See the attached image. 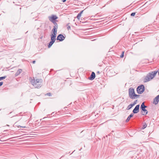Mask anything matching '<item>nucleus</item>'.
I'll return each instance as SVG.
<instances>
[{
    "mask_svg": "<svg viewBox=\"0 0 159 159\" xmlns=\"http://www.w3.org/2000/svg\"><path fill=\"white\" fill-rule=\"evenodd\" d=\"M158 75H159V72H158Z\"/></svg>",
    "mask_w": 159,
    "mask_h": 159,
    "instance_id": "nucleus-30",
    "label": "nucleus"
},
{
    "mask_svg": "<svg viewBox=\"0 0 159 159\" xmlns=\"http://www.w3.org/2000/svg\"><path fill=\"white\" fill-rule=\"evenodd\" d=\"M159 102V94L154 98L153 103L155 105L158 104Z\"/></svg>",
    "mask_w": 159,
    "mask_h": 159,
    "instance_id": "nucleus-8",
    "label": "nucleus"
},
{
    "mask_svg": "<svg viewBox=\"0 0 159 159\" xmlns=\"http://www.w3.org/2000/svg\"><path fill=\"white\" fill-rule=\"evenodd\" d=\"M136 103L135 102H134V103H133L132 104H131L129 105L128 107V109L129 110L130 108H131L134 105H135L136 104Z\"/></svg>",
    "mask_w": 159,
    "mask_h": 159,
    "instance_id": "nucleus-14",
    "label": "nucleus"
},
{
    "mask_svg": "<svg viewBox=\"0 0 159 159\" xmlns=\"http://www.w3.org/2000/svg\"><path fill=\"white\" fill-rule=\"evenodd\" d=\"M35 62V61H33L32 62L34 64Z\"/></svg>",
    "mask_w": 159,
    "mask_h": 159,
    "instance_id": "nucleus-26",
    "label": "nucleus"
},
{
    "mask_svg": "<svg viewBox=\"0 0 159 159\" xmlns=\"http://www.w3.org/2000/svg\"><path fill=\"white\" fill-rule=\"evenodd\" d=\"M135 12L132 13L131 14V16H134L135 15Z\"/></svg>",
    "mask_w": 159,
    "mask_h": 159,
    "instance_id": "nucleus-24",
    "label": "nucleus"
},
{
    "mask_svg": "<svg viewBox=\"0 0 159 159\" xmlns=\"http://www.w3.org/2000/svg\"><path fill=\"white\" fill-rule=\"evenodd\" d=\"M141 109H143V108H146V106H145L144 102H143L141 106Z\"/></svg>",
    "mask_w": 159,
    "mask_h": 159,
    "instance_id": "nucleus-19",
    "label": "nucleus"
},
{
    "mask_svg": "<svg viewBox=\"0 0 159 159\" xmlns=\"http://www.w3.org/2000/svg\"><path fill=\"white\" fill-rule=\"evenodd\" d=\"M6 77H7L6 76H4L0 77V81L4 79H5L6 78Z\"/></svg>",
    "mask_w": 159,
    "mask_h": 159,
    "instance_id": "nucleus-20",
    "label": "nucleus"
},
{
    "mask_svg": "<svg viewBox=\"0 0 159 159\" xmlns=\"http://www.w3.org/2000/svg\"><path fill=\"white\" fill-rule=\"evenodd\" d=\"M57 28L58 26H53V29L52 30L51 34V36H56L57 32Z\"/></svg>",
    "mask_w": 159,
    "mask_h": 159,
    "instance_id": "nucleus-7",
    "label": "nucleus"
},
{
    "mask_svg": "<svg viewBox=\"0 0 159 159\" xmlns=\"http://www.w3.org/2000/svg\"><path fill=\"white\" fill-rule=\"evenodd\" d=\"M54 42L52 41H51L50 43H49L48 45V47L49 48H50L51 46L52 45V44L54 43Z\"/></svg>",
    "mask_w": 159,
    "mask_h": 159,
    "instance_id": "nucleus-18",
    "label": "nucleus"
},
{
    "mask_svg": "<svg viewBox=\"0 0 159 159\" xmlns=\"http://www.w3.org/2000/svg\"><path fill=\"white\" fill-rule=\"evenodd\" d=\"M67 28L68 30H70V26L68 24L67 25Z\"/></svg>",
    "mask_w": 159,
    "mask_h": 159,
    "instance_id": "nucleus-22",
    "label": "nucleus"
},
{
    "mask_svg": "<svg viewBox=\"0 0 159 159\" xmlns=\"http://www.w3.org/2000/svg\"><path fill=\"white\" fill-rule=\"evenodd\" d=\"M3 83V82H0V87L2 85Z\"/></svg>",
    "mask_w": 159,
    "mask_h": 159,
    "instance_id": "nucleus-25",
    "label": "nucleus"
},
{
    "mask_svg": "<svg viewBox=\"0 0 159 159\" xmlns=\"http://www.w3.org/2000/svg\"><path fill=\"white\" fill-rule=\"evenodd\" d=\"M83 11V10L80 13L78 14L77 16V18L79 20L80 19V18L81 16V14L82 13Z\"/></svg>",
    "mask_w": 159,
    "mask_h": 159,
    "instance_id": "nucleus-15",
    "label": "nucleus"
},
{
    "mask_svg": "<svg viewBox=\"0 0 159 159\" xmlns=\"http://www.w3.org/2000/svg\"><path fill=\"white\" fill-rule=\"evenodd\" d=\"M147 124H146V123H145V124H144L143 125V128H143V129H144V128H146L147 127Z\"/></svg>",
    "mask_w": 159,
    "mask_h": 159,
    "instance_id": "nucleus-23",
    "label": "nucleus"
},
{
    "mask_svg": "<svg viewBox=\"0 0 159 159\" xmlns=\"http://www.w3.org/2000/svg\"><path fill=\"white\" fill-rule=\"evenodd\" d=\"M145 90L144 87L143 85L139 86L137 88V91L139 94H142Z\"/></svg>",
    "mask_w": 159,
    "mask_h": 159,
    "instance_id": "nucleus-6",
    "label": "nucleus"
},
{
    "mask_svg": "<svg viewBox=\"0 0 159 159\" xmlns=\"http://www.w3.org/2000/svg\"><path fill=\"white\" fill-rule=\"evenodd\" d=\"M41 79H36V80L34 79L31 81L32 84L35 88H38L40 87L41 83L42 82Z\"/></svg>",
    "mask_w": 159,
    "mask_h": 159,
    "instance_id": "nucleus-3",
    "label": "nucleus"
},
{
    "mask_svg": "<svg viewBox=\"0 0 159 159\" xmlns=\"http://www.w3.org/2000/svg\"><path fill=\"white\" fill-rule=\"evenodd\" d=\"M133 115H134L133 114H130L128 116V117L127 118V120H126V122H128L129 121V120L130 119L131 117H133Z\"/></svg>",
    "mask_w": 159,
    "mask_h": 159,
    "instance_id": "nucleus-16",
    "label": "nucleus"
},
{
    "mask_svg": "<svg viewBox=\"0 0 159 159\" xmlns=\"http://www.w3.org/2000/svg\"><path fill=\"white\" fill-rule=\"evenodd\" d=\"M56 36H51V41L55 42L56 40Z\"/></svg>",
    "mask_w": 159,
    "mask_h": 159,
    "instance_id": "nucleus-17",
    "label": "nucleus"
},
{
    "mask_svg": "<svg viewBox=\"0 0 159 159\" xmlns=\"http://www.w3.org/2000/svg\"><path fill=\"white\" fill-rule=\"evenodd\" d=\"M49 20L51 22H52L55 25L54 26H58V25L56 23V20L57 19V17L56 15H52L51 16L48 17Z\"/></svg>",
    "mask_w": 159,
    "mask_h": 159,
    "instance_id": "nucleus-5",
    "label": "nucleus"
},
{
    "mask_svg": "<svg viewBox=\"0 0 159 159\" xmlns=\"http://www.w3.org/2000/svg\"><path fill=\"white\" fill-rule=\"evenodd\" d=\"M66 0H63L62 2H65Z\"/></svg>",
    "mask_w": 159,
    "mask_h": 159,
    "instance_id": "nucleus-27",
    "label": "nucleus"
},
{
    "mask_svg": "<svg viewBox=\"0 0 159 159\" xmlns=\"http://www.w3.org/2000/svg\"><path fill=\"white\" fill-rule=\"evenodd\" d=\"M50 93H49H49H48V94H49V96H50Z\"/></svg>",
    "mask_w": 159,
    "mask_h": 159,
    "instance_id": "nucleus-28",
    "label": "nucleus"
},
{
    "mask_svg": "<svg viewBox=\"0 0 159 159\" xmlns=\"http://www.w3.org/2000/svg\"><path fill=\"white\" fill-rule=\"evenodd\" d=\"M95 77V73L94 72H92L90 77L89 78V79L90 80H93Z\"/></svg>",
    "mask_w": 159,
    "mask_h": 159,
    "instance_id": "nucleus-12",
    "label": "nucleus"
},
{
    "mask_svg": "<svg viewBox=\"0 0 159 159\" xmlns=\"http://www.w3.org/2000/svg\"><path fill=\"white\" fill-rule=\"evenodd\" d=\"M157 72L158 71H154L148 73L143 78V82H147L152 80L155 76Z\"/></svg>",
    "mask_w": 159,
    "mask_h": 159,
    "instance_id": "nucleus-1",
    "label": "nucleus"
},
{
    "mask_svg": "<svg viewBox=\"0 0 159 159\" xmlns=\"http://www.w3.org/2000/svg\"><path fill=\"white\" fill-rule=\"evenodd\" d=\"M124 52H125L124 51L122 52L121 55L120 56V57L121 58H123L124 57Z\"/></svg>",
    "mask_w": 159,
    "mask_h": 159,
    "instance_id": "nucleus-21",
    "label": "nucleus"
},
{
    "mask_svg": "<svg viewBox=\"0 0 159 159\" xmlns=\"http://www.w3.org/2000/svg\"><path fill=\"white\" fill-rule=\"evenodd\" d=\"M145 108H143L142 109V110L143 111V115H145L148 113L147 111L145 109Z\"/></svg>",
    "mask_w": 159,
    "mask_h": 159,
    "instance_id": "nucleus-13",
    "label": "nucleus"
},
{
    "mask_svg": "<svg viewBox=\"0 0 159 159\" xmlns=\"http://www.w3.org/2000/svg\"><path fill=\"white\" fill-rule=\"evenodd\" d=\"M50 93H49H49H48V94H49V96H50Z\"/></svg>",
    "mask_w": 159,
    "mask_h": 159,
    "instance_id": "nucleus-29",
    "label": "nucleus"
},
{
    "mask_svg": "<svg viewBox=\"0 0 159 159\" xmlns=\"http://www.w3.org/2000/svg\"><path fill=\"white\" fill-rule=\"evenodd\" d=\"M129 97L131 99H135L139 96L135 94L134 89L132 88L129 89Z\"/></svg>",
    "mask_w": 159,
    "mask_h": 159,
    "instance_id": "nucleus-2",
    "label": "nucleus"
},
{
    "mask_svg": "<svg viewBox=\"0 0 159 159\" xmlns=\"http://www.w3.org/2000/svg\"><path fill=\"white\" fill-rule=\"evenodd\" d=\"M65 39V37L62 34H59L57 37V40H59L61 41Z\"/></svg>",
    "mask_w": 159,
    "mask_h": 159,
    "instance_id": "nucleus-10",
    "label": "nucleus"
},
{
    "mask_svg": "<svg viewBox=\"0 0 159 159\" xmlns=\"http://www.w3.org/2000/svg\"><path fill=\"white\" fill-rule=\"evenodd\" d=\"M139 105H137L133 111L134 113H136L139 111Z\"/></svg>",
    "mask_w": 159,
    "mask_h": 159,
    "instance_id": "nucleus-11",
    "label": "nucleus"
},
{
    "mask_svg": "<svg viewBox=\"0 0 159 159\" xmlns=\"http://www.w3.org/2000/svg\"><path fill=\"white\" fill-rule=\"evenodd\" d=\"M23 122H24L23 121H20V123H21L20 125H18L17 123H16V126H17L18 128H26L25 126L22 123Z\"/></svg>",
    "mask_w": 159,
    "mask_h": 159,
    "instance_id": "nucleus-9",
    "label": "nucleus"
},
{
    "mask_svg": "<svg viewBox=\"0 0 159 159\" xmlns=\"http://www.w3.org/2000/svg\"><path fill=\"white\" fill-rule=\"evenodd\" d=\"M11 72L12 73V75L17 76L22 72V70L21 69H17V68H14L11 69Z\"/></svg>",
    "mask_w": 159,
    "mask_h": 159,
    "instance_id": "nucleus-4",
    "label": "nucleus"
}]
</instances>
